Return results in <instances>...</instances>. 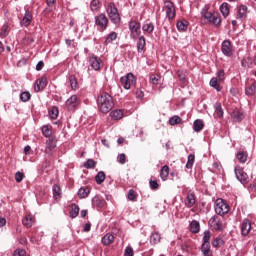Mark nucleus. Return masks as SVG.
I'll use <instances>...</instances> for the list:
<instances>
[{"instance_id": "a18cd8bd", "label": "nucleus", "mask_w": 256, "mask_h": 256, "mask_svg": "<svg viewBox=\"0 0 256 256\" xmlns=\"http://www.w3.org/2000/svg\"><path fill=\"white\" fill-rule=\"evenodd\" d=\"M97 165V162L93 159H88L85 163H84V167L86 169H95V166Z\"/></svg>"}, {"instance_id": "4d7b16f0", "label": "nucleus", "mask_w": 256, "mask_h": 256, "mask_svg": "<svg viewBox=\"0 0 256 256\" xmlns=\"http://www.w3.org/2000/svg\"><path fill=\"white\" fill-rule=\"evenodd\" d=\"M42 133L44 137H51V126H43Z\"/></svg>"}, {"instance_id": "8fccbe9b", "label": "nucleus", "mask_w": 256, "mask_h": 256, "mask_svg": "<svg viewBox=\"0 0 256 256\" xmlns=\"http://www.w3.org/2000/svg\"><path fill=\"white\" fill-rule=\"evenodd\" d=\"M150 82L152 83V85H159V83H161V76L152 74L150 76Z\"/></svg>"}, {"instance_id": "69168bd1", "label": "nucleus", "mask_w": 256, "mask_h": 256, "mask_svg": "<svg viewBox=\"0 0 256 256\" xmlns=\"http://www.w3.org/2000/svg\"><path fill=\"white\" fill-rule=\"evenodd\" d=\"M124 256H133V248L131 246L126 247Z\"/></svg>"}, {"instance_id": "bf43d9fd", "label": "nucleus", "mask_w": 256, "mask_h": 256, "mask_svg": "<svg viewBox=\"0 0 256 256\" xmlns=\"http://www.w3.org/2000/svg\"><path fill=\"white\" fill-rule=\"evenodd\" d=\"M149 185L153 191L159 189V183L157 182V180H150Z\"/></svg>"}, {"instance_id": "6e6552de", "label": "nucleus", "mask_w": 256, "mask_h": 256, "mask_svg": "<svg viewBox=\"0 0 256 256\" xmlns=\"http://www.w3.org/2000/svg\"><path fill=\"white\" fill-rule=\"evenodd\" d=\"M197 203V196L193 190H189L184 199V205L187 209H191V207L195 206Z\"/></svg>"}, {"instance_id": "f257e3e1", "label": "nucleus", "mask_w": 256, "mask_h": 256, "mask_svg": "<svg viewBox=\"0 0 256 256\" xmlns=\"http://www.w3.org/2000/svg\"><path fill=\"white\" fill-rule=\"evenodd\" d=\"M97 105L101 113H109L115 107L113 96L107 92H101L97 98Z\"/></svg>"}, {"instance_id": "37998d69", "label": "nucleus", "mask_w": 256, "mask_h": 256, "mask_svg": "<svg viewBox=\"0 0 256 256\" xmlns=\"http://www.w3.org/2000/svg\"><path fill=\"white\" fill-rule=\"evenodd\" d=\"M95 181L98 185H101V183L105 181V172L103 171L98 172V174L95 177Z\"/></svg>"}, {"instance_id": "5701e85b", "label": "nucleus", "mask_w": 256, "mask_h": 256, "mask_svg": "<svg viewBox=\"0 0 256 256\" xmlns=\"http://www.w3.org/2000/svg\"><path fill=\"white\" fill-rule=\"evenodd\" d=\"M89 193H91V189L89 187H81L78 190V197L79 199H85L86 197H89Z\"/></svg>"}, {"instance_id": "c85d7f7f", "label": "nucleus", "mask_w": 256, "mask_h": 256, "mask_svg": "<svg viewBox=\"0 0 256 256\" xmlns=\"http://www.w3.org/2000/svg\"><path fill=\"white\" fill-rule=\"evenodd\" d=\"M110 117L114 121H119L120 119H123V110H114L110 112Z\"/></svg>"}, {"instance_id": "6ab92c4d", "label": "nucleus", "mask_w": 256, "mask_h": 256, "mask_svg": "<svg viewBox=\"0 0 256 256\" xmlns=\"http://www.w3.org/2000/svg\"><path fill=\"white\" fill-rule=\"evenodd\" d=\"M237 19L243 21V19H247V6L240 5L237 12Z\"/></svg>"}, {"instance_id": "a211bd4d", "label": "nucleus", "mask_w": 256, "mask_h": 256, "mask_svg": "<svg viewBox=\"0 0 256 256\" xmlns=\"http://www.w3.org/2000/svg\"><path fill=\"white\" fill-rule=\"evenodd\" d=\"M47 87V78L42 77L36 81L35 91L39 93V91H43V89Z\"/></svg>"}, {"instance_id": "423d86ee", "label": "nucleus", "mask_w": 256, "mask_h": 256, "mask_svg": "<svg viewBox=\"0 0 256 256\" xmlns=\"http://www.w3.org/2000/svg\"><path fill=\"white\" fill-rule=\"evenodd\" d=\"M209 225L214 231H223L225 225L223 224V218L219 216H214L210 218Z\"/></svg>"}, {"instance_id": "f3484780", "label": "nucleus", "mask_w": 256, "mask_h": 256, "mask_svg": "<svg viewBox=\"0 0 256 256\" xmlns=\"http://www.w3.org/2000/svg\"><path fill=\"white\" fill-rule=\"evenodd\" d=\"M101 63V59L97 56H92L90 58V65L94 71H99V69H101Z\"/></svg>"}, {"instance_id": "58836bf2", "label": "nucleus", "mask_w": 256, "mask_h": 256, "mask_svg": "<svg viewBox=\"0 0 256 256\" xmlns=\"http://www.w3.org/2000/svg\"><path fill=\"white\" fill-rule=\"evenodd\" d=\"M181 123H183V119H181V117H179L177 115L172 116L169 119V125H181Z\"/></svg>"}, {"instance_id": "4468645a", "label": "nucleus", "mask_w": 256, "mask_h": 256, "mask_svg": "<svg viewBox=\"0 0 256 256\" xmlns=\"http://www.w3.org/2000/svg\"><path fill=\"white\" fill-rule=\"evenodd\" d=\"M240 231L241 235L243 237H247L249 233L251 232V220L250 219H244L242 223L240 224Z\"/></svg>"}, {"instance_id": "412c9836", "label": "nucleus", "mask_w": 256, "mask_h": 256, "mask_svg": "<svg viewBox=\"0 0 256 256\" xmlns=\"http://www.w3.org/2000/svg\"><path fill=\"white\" fill-rule=\"evenodd\" d=\"M145 45H147L145 36H140L137 42V51L138 53H144L145 52Z\"/></svg>"}, {"instance_id": "4c0bfd02", "label": "nucleus", "mask_w": 256, "mask_h": 256, "mask_svg": "<svg viewBox=\"0 0 256 256\" xmlns=\"http://www.w3.org/2000/svg\"><path fill=\"white\" fill-rule=\"evenodd\" d=\"M236 157L240 163H247V158L249 157V154H247V152H238Z\"/></svg>"}, {"instance_id": "ddd939ff", "label": "nucleus", "mask_w": 256, "mask_h": 256, "mask_svg": "<svg viewBox=\"0 0 256 256\" xmlns=\"http://www.w3.org/2000/svg\"><path fill=\"white\" fill-rule=\"evenodd\" d=\"M221 51L226 57H231L233 55V44L229 40H224L222 42Z\"/></svg>"}, {"instance_id": "338daca9", "label": "nucleus", "mask_w": 256, "mask_h": 256, "mask_svg": "<svg viewBox=\"0 0 256 256\" xmlns=\"http://www.w3.org/2000/svg\"><path fill=\"white\" fill-rule=\"evenodd\" d=\"M177 77L182 81V83H185L186 76H185V73H183V71L178 70L177 71Z\"/></svg>"}, {"instance_id": "49530a36", "label": "nucleus", "mask_w": 256, "mask_h": 256, "mask_svg": "<svg viewBox=\"0 0 256 256\" xmlns=\"http://www.w3.org/2000/svg\"><path fill=\"white\" fill-rule=\"evenodd\" d=\"M30 99H31V93H29V91H25L20 94V100L23 103H27V101H29Z\"/></svg>"}, {"instance_id": "2f4dec72", "label": "nucleus", "mask_w": 256, "mask_h": 256, "mask_svg": "<svg viewBox=\"0 0 256 256\" xmlns=\"http://www.w3.org/2000/svg\"><path fill=\"white\" fill-rule=\"evenodd\" d=\"M176 27L178 31H186L189 27V22L187 20H180L177 22Z\"/></svg>"}, {"instance_id": "79ce46f5", "label": "nucleus", "mask_w": 256, "mask_h": 256, "mask_svg": "<svg viewBox=\"0 0 256 256\" xmlns=\"http://www.w3.org/2000/svg\"><path fill=\"white\" fill-rule=\"evenodd\" d=\"M195 163V154L188 155V160L186 163V169H193V165Z\"/></svg>"}, {"instance_id": "393cba45", "label": "nucleus", "mask_w": 256, "mask_h": 256, "mask_svg": "<svg viewBox=\"0 0 256 256\" xmlns=\"http://www.w3.org/2000/svg\"><path fill=\"white\" fill-rule=\"evenodd\" d=\"M142 30L144 31V33H148L149 35H151V33L155 31V25H153L152 22H145L142 26Z\"/></svg>"}, {"instance_id": "cd10ccee", "label": "nucleus", "mask_w": 256, "mask_h": 256, "mask_svg": "<svg viewBox=\"0 0 256 256\" xmlns=\"http://www.w3.org/2000/svg\"><path fill=\"white\" fill-rule=\"evenodd\" d=\"M203 127H205V123L203 120L198 119L194 121L193 129L196 131V133H199V131H203Z\"/></svg>"}, {"instance_id": "0e129e2a", "label": "nucleus", "mask_w": 256, "mask_h": 256, "mask_svg": "<svg viewBox=\"0 0 256 256\" xmlns=\"http://www.w3.org/2000/svg\"><path fill=\"white\" fill-rule=\"evenodd\" d=\"M23 177H25V174L21 173V172H17L15 174V179L17 183H21V181H23Z\"/></svg>"}, {"instance_id": "20e7f679", "label": "nucleus", "mask_w": 256, "mask_h": 256, "mask_svg": "<svg viewBox=\"0 0 256 256\" xmlns=\"http://www.w3.org/2000/svg\"><path fill=\"white\" fill-rule=\"evenodd\" d=\"M215 213L223 217V215H227L229 213V205L223 201V199L219 198L215 202Z\"/></svg>"}, {"instance_id": "ea45409f", "label": "nucleus", "mask_w": 256, "mask_h": 256, "mask_svg": "<svg viewBox=\"0 0 256 256\" xmlns=\"http://www.w3.org/2000/svg\"><path fill=\"white\" fill-rule=\"evenodd\" d=\"M221 82H219V80L217 78H212L210 80V86L213 87V89H216V91H221V85L219 84Z\"/></svg>"}, {"instance_id": "9d476101", "label": "nucleus", "mask_w": 256, "mask_h": 256, "mask_svg": "<svg viewBox=\"0 0 256 256\" xmlns=\"http://www.w3.org/2000/svg\"><path fill=\"white\" fill-rule=\"evenodd\" d=\"M129 29L131 31L132 39H137L141 35V23L137 21H131L129 23Z\"/></svg>"}, {"instance_id": "09e8293b", "label": "nucleus", "mask_w": 256, "mask_h": 256, "mask_svg": "<svg viewBox=\"0 0 256 256\" xmlns=\"http://www.w3.org/2000/svg\"><path fill=\"white\" fill-rule=\"evenodd\" d=\"M115 39H117V34L115 32H111L105 40V44L109 45V43H113V41H115Z\"/></svg>"}, {"instance_id": "e433bc0d", "label": "nucleus", "mask_w": 256, "mask_h": 256, "mask_svg": "<svg viewBox=\"0 0 256 256\" xmlns=\"http://www.w3.org/2000/svg\"><path fill=\"white\" fill-rule=\"evenodd\" d=\"M231 117L236 122L243 121V113H241L239 110H234L231 114Z\"/></svg>"}, {"instance_id": "0eeeda50", "label": "nucleus", "mask_w": 256, "mask_h": 256, "mask_svg": "<svg viewBox=\"0 0 256 256\" xmlns=\"http://www.w3.org/2000/svg\"><path fill=\"white\" fill-rule=\"evenodd\" d=\"M95 25L98 26L100 31H105L109 25V19L102 13L95 17Z\"/></svg>"}, {"instance_id": "1a4fd4ad", "label": "nucleus", "mask_w": 256, "mask_h": 256, "mask_svg": "<svg viewBox=\"0 0 256 256\" xmlns=\"http://www.w3.org/2000/svg\"><path fill=\"white\" fill-rule=\"evenodd\" d=\"M235 175L242 185H247V183H249V175L246 174L245 170H243V168L240 166L235 167Z\"/></svg>"}, {"instance_id": "dca6fc26", "label": "nucleus", "mask_w": 256, "mask_h": 256, "mask_svg": "<svg viewBox=\"0 0 256 256\" xmlns=\"http://www.w3.org/2000/svg\"><path fill=\"white\" fill-rule=\"evenodd\" d=\"M32 21H33V14L31 13V11L27 10L24 14V17L20 21V25L22 27H29Z\"/></svg>"}, {"instance_id": "13d9d810", "label": "nucleus", "mask_w": 256, "mask_h": 256, "mask_svg": "<svg viewBox=\"0 0 256 256\" xmlns=\"http://www.w3.org/2000/svg\"><path fill=\"white\" fill-rule=\"evenodd\" d=\"M223 245V239L221 238H214L212 241V247H221Z\"/></svg>"}, {"instance_id": "4be33fe9", "label": "nucleus", "mask_w": 256, "mask_h": 256, "mask_svg": "<svg viewBox=\"0 0 256 256\" xmlns=\"http://www.w3.org/2000/svg\"><path fill=\"white\" fill-rule=\"evenodd\" d=\"M201 252L204 256H213V251H211V244L202 243Z\"/></svg>"}, {"instance_id": "a19ab883", "label": "nucleus", "mask_w": 256, "mask_h": 256, "mask_svg": "<svg viewBox=\"0 0 256 256\" xmlns=\"http://www.w3.org/2000/svg\"><path fill=\"white\" fill-rule=\"evenodd\" d=\"M159 241H161V234H159L158 232L152 233L150 243H153V245H157Z\"/></svg>"}, {"instance_id": "052dcab7", "label": "nucleus", "mask_w": 256, "mask_h": 256, "mask_svg": "<svg viewBox=\"0 0 256 256\" xmlns=\"http://www.w3.org/2000/svg\"><path fill=\"white\" fill-rule=\"evenodd\" d=\"M118 162L121 164V165H125V163H127V156L125 154H120L118 156Z\"/></svg>"}, {"instance_id": "680f3d73", "label": "nucleus", "mask_w": 256, "mask_h": 256, "mask_svg": "<svg viewBox=\"0 0 256 256\" xmlns=\"http://www.w3.org/2000/svg\"><path fill=\"white\" fill-rule=\"evenodd\" d=\"M35 39L31 36H26L23 40L24 45H31V43H34Z\"/></svg>"}, {"instance_id": "e2e57ef3", "label": "nucleus", "mask_w": 256, "mask_h": 256, "mask_svg": "<svg viewBox=\"0 0 256 256\" xmlns=\"http://www.w3.org/2000/svg\"><path fill=\"white\" fill-rule=\"evenodd\" d=\"M27 254V252L25 251V249H16L14 251V256H25Z\"/></svg>"}, {"instance_id": "2eb2a0df", "label": "nucleus", "mask_w": 256, "mask_h": 256, "mask_svg": "<svg viewBox=\"0 0 256 256\" xmlns=\"http://www.w3.org/2000/svg\"><path fill=\"white\" fill-rule=\"evenodd\" d=\"M57 147V140L50 138L46 141L45 153L46 155H53V149Z\"/></svg>"}, {"instance_id": "72a5a7b5", "label": "nucleus", "mask_w": 256, "mask_h": 256, "mask_svg": "<svg viewBox=\"0 0 256 256\" xmlns=\"http://www.w3.org/2000/svg\"><path fill=\"white\" fill-rule=\"evenodd\" d=\"M79 215V206L77 204H71L70 206V217L72 219H75Z\"/></svg>"}, {"instance_id": "c756f323", "label": "nucleus", "mask_w": 256, "mask_h": 256, "mask_svg": "<svg viewBox=\"0 0 256 256\" xmlns=\"http://www.w3.org/2000/svg\"><path fill=\"white\" fill-rule=\"evenodd\" d=\"M113 241H115V236H113V234H111V233H107L102 238V243L104 245H111V243H113Z\"/></svg>"}, {"instance_id": "c9c22d12", "label": "nucleus", "mask_w": 256, "mask_h": 256, "mask_svg": "<svg viewBox=\"0 0 256 256\" xmlns=\"http://www.w3.org/2000/svg\"><path fill=\"white\" fill-rule=\"evenodd\" d=\"M91 11H99L101 9V0H92L90 3Z\"/></svg>"}, {"instance_id": "7ed1b4c3", "label": "nucleus", "mask_w": 256, "mask_h": 256, "mask_svg": "<svg viewBox=\"0 0 256 256\" xmlns=\"http://www.w3.org/2000/svg\"><path fill=\"white\" fill-rule=\"evenodd\" d=\"M201 15L208 23H212L215 27H219L221 25V17L219 14H213L207 10H203Z\"/></svg>"}, {"instance_id": "864d4df0", "label": "nucleus", "mask_w": 256, "mask_h": 256, "mask_svg": "<svg viewBox=\"0 0 256 256\" xmlns=\"http://www.w3.org/2000/svg\"><path fill=\"white\" fill-rule=\"evenodd\" d=\"M210 240H211V232L209 230H206L203 236V243L211 244V242H209Z\"/></svg>"}, {"instance_id": "603ef678", "label": "nucleus", "mask_w": 256, "mask_h": 256, "mask_svg": "<svg viewBox=\"0 0 256 256\" xmlns=\"http://www.w3.org/2000/svg\"><path fill=\"white\" fill-rule=\"evenodd\" d=\"M214 78L217 79L219 81V83H223V81H225V71L219 70L217 72V77H214Z\"/></svg>"}, {"instance_id": "c03bdc74", "label": "nucleus", "mask_w": 256, "mask_h": 256, "mask_svg": "<svg viewBox=\"0 0 256 256\" xmlns=\"http://www.w3.org/2000/svg\"><path fill=\"white\" fill-rule=\"evenodd\" d=\"M49 116L50 119H57V117H59V109L57 107H52L49 110Z\"/></svg>"}, {"instance_id": "5fc2aeb1", "label": "nucleus", "mask_w": 256, "mask_h": 256, "mask_svg": "<svg viewBox=\"0 0 256 256\" xmlns=\"http://www.w3.org/2000/svg\"><path fill=\"white\" fill-rule=\"evenodd\" d=\"M69 82H70V87L72 89H74V90L77 89V78L75 76L71 75L69 77Z\"/></svg>"}, {"instance_id": "774afa93", "label": "nucleus", "mask_w": 256, "mask_h": 256, "mask_svg": "<svg viewBox=\"0 0 256 256\" xmlns=\"http://www.w3.org/2000/svg\"><path fill=\"white\" fill-rule=\"evenodd\" d=\"M45 67V63L43 61H39L36 65V71H41Z\"/></svg>"}, {"instance_id": "aec40b11", "label": "nucleus", "mask_w": 256, "mask_h": 256, "mask_svg": "<svg viewBox=\"0 0 256 256\" xmlns=\"http://www.w3.org/2000/svg\"><path fill=\"white\" fill-rule=\"evenodd\" d=\"M22 223H23L24 227H27V229H30V227H33V223H35V218H33V215L28 214L22 220Z\"/></svg>"}, {"instance_id": "bb28decb", "label": "nucleus", "mask_w": 256, "mask_h": 256, "mask_svg": "<svg viewBox=\"0 0 256 256\" xmlns=\"http://www.w3.org/2000/svg\"><path fill=\"white\" fill-rule=\"evenodd\" d=\"M245 93L248 97H253V95L256 93V82L248 85L245 89Z\"/></svg>"}, {"instance_id": "b1692460", "label": "nucleus", "mask_w": 256, "mask_h": 256, "mask_svg": "<svg viewBox=\"0 0 256 256\" xmlns=\"http://www.w3.org/2000/svg\"><path fill=\"white\" fill-rule=\"evenodd\" d=\"M92 203L93 205H95V207H99L100 209H102V207H105V205H107V202H105V200L100 198L99 196H95L92 199Z\"/></svg>"}, {"instance_id": "7c9ffc66", "label": "nucleus", "mask_w": 256, "mask_h": 256, "mask_svg": "<svg viewBox=\"0 0 256 256\" xmlns=\"http://www.w3.org/2000/svg\"><path fill=\"white\" fill-rule=\"evenodd\" d=\"M200 230H201V225L199 224V222L197 220H193L190 223L191 233H199Z\"/></svg>"}, {"instance_id": "9b49d317", "label": "nucleus", "mask_w": 256, "mask_h": 256, "mask_svg": "<svg viewBox=\"0 0 256 256\" xmlns=\"http://www.w3.org/2000/svg\"><path fill=\"white\" fill-rule=\"evenodd\" d=\"M80 103L81 101H79V98L77 97V95H72L70 98L67 99L66 107L68 111H75V109L79 107Z\"/></svg>"}, {"instance_id": "a878e982", "label": "nucleus", "mask_w": 256, "mask_h": 256, "mask_svg": "<svg viewBox=\"0 0 256 256\" xmlns=\"http://www.w3.org/2000/svg\"><path fill=\"white\" fill-rule=\"evenodd\" d=\"M52 191L55 201H59V199H61V186L54 184L52 187Z\"/></svg>"}, {"instance_id": "f8f14e48", "label": "nucleus", "mask_w": 256, "mask_h": 256, "mask_svg": "<svg viewBox=\"0 0 256 256\" xmlns=\"http://www.w3.org/2000/svg\"><path fill=\"white\" fill-rule=\"evenodd\" d=\"M164 11L169 21H171V19H175V4H173V2L166 1Z\"/></svg>"}, {"instance_id": "de8ad7c7", "label": "nucleus", "mask_w": 256, "mask_h": 256, "mask_svg": "<svg viewBox=\"0 0 256 256\" xmlns=\"http://www.w3.org/2000/svg\"><path fill=\"white\" fill-rule=\"evenodd\" d=\"M7 35H9V25H4L0 29V37H1V39H5V37H7Z\"/></svg>"}, {"instance_id": "6e6d98bb", "label": "nucleus", "mask_w": 256, "mask_h": 256, "mask_svg": "<svg viewBox=\"0 0 256 256\" xmlns=\"http://www.w3.org/2000/svg\"><path fill=\"white\" fill-rule=\"evenodd\" d=\"M128 199L129 201H137V192H135L133 189L129 190Z\"/></svg>"}, {"instance_id": "39448f33", "label": "nucleus", "mask_w": 256, "mask_h": 256, "mask_svg": "<svg viewBox=\"0 0 256 256\" xmlns=\"http://www.w3.org/2000/svg\"><path fill=\"white\" fill-rule=\"evenodd\" d=\"M135 75L133 73H128L126 76L121 77L120 83L124 89H131L136 83Z\"/></svg>"}, {"instance_id": "f03ea898", "label": "nucleus", "mask_w": 256, "mask_h": 256, "mask_svg": "<svg viewBox=\"0 0 256 256\" xmlns=\"http://www.w3.org/2000/svg\"><path fill=\"white\" fill-rule=\"evenodd\" d=\"M106 13L110 21H112L114 25H119V23H121V14H119V9H117L115 3L111 2L108 4L106 8Z\"/></svg>"}, {"instance_id": "f704fd0d", "label": "nucleus", "mask_w": 256, "mask_h": 256, "mask_svg": "<svg viewBox=\"0 0 256 256\" xmlns=\"http://www.w3.org/2000/svg\"><path fill=\"white\" fill-rule=\"evenodd\" d=\"M220 11L223 17H229V3L227 2L222 3V5L220 6Z\"/></svg>"}, {"instance_id": "473e14b6", "label": "nucleus", "mask_w": 256, "mask_h": 256, "mask_svg": "<svg viewBox=\"0 0 256 256\" xmlns=\"http://www.w3.org/2000/svg\"><path fill=\"white\" fill-rule=\"evenodd\" d=\"M160 177L162 181H167V177H169V166L164 165L160 172Z\"/></svg>"}, {"instance_id": "3c124183", "label": "nucleus", "mask_w": 256, "mask_h": 256, "mask_svg": "<svg viewBox=\"0 0 256 256\" xmlns=\"http://www.w3.org/2000/svg\"><path fill=\"white\" fill-rule=\"evenodd\" d=\"M215 113L218 117H222L223 116V108L221 107V103L217 102L215 104Z\"/></svg>"}]
</instances>
